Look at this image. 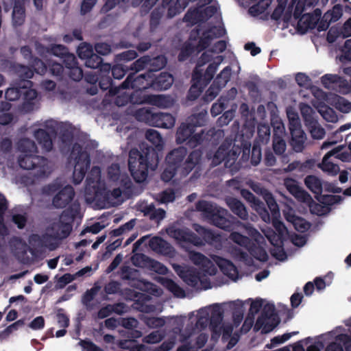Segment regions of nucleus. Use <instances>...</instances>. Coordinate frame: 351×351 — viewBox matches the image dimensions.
Masks as SVG:
<instances>
[{"instance_id": "obj_1", "label": "nucleus", "mask_w": 351, "mask_h": 351, "mask_svg": "<svg viewBox=\"0 0 351 351\" xmlns=\"http://www.w3.org/2000/svg\"><path fill=\"white\" fill-rule=\"evenodd\" d=\"M145 138L152 146H146L142 152L137 149H130L128 157V169L134 180L142 183L146 180L149 171H154L159 163L158 151L163 148V140L160 134L154 130L148 129L145 132Z\"/></svg>"}, {"instance_id": "obj_2", "label": "nucleus", "mask_w": 351, "mask_h": 351, "mask_svg": "<svg viewBox=\"0 0 351 351\" xmlns=\"http://www.w3.org/2000/svg\"><path fill=\"white\" fill-rule=\"evenodd\" d=\"M80 212V204L77 202L71 203L67 208L62 212L59 219L50 224L47 229V232L43 234L41 237L35 234L33 238L40 239L45 246L51 250H55L58 247V243L53 242V241H60L70 235L73 230L74 220Z\"/></svg>"}, {"instance_id": "obj_3", "label": "nucleus", "mask_w": 351, "mask_h": 351, "mask_svg": "<svg viewBox=\"0 0 351 351\" xmlns=\"http://www.w3.org/2000/svg\"><path fill=\"white\" fill-rule=\"evenodd\" d=\"M207 115V112L202 110L191 115L186 122L182 123L176 131V143L185 144L189 148L193 149L200 145L204 140H208L204 130L195 132L196 128L202 127L206 124Z\"/></svg>"}, {"instance_id": "obj_4", "label": "nucleus", "mask_w": 351, "mask_h": 351, "mask_svg": "<svg viewBox=\"0 0 351 351\" xmlns=\"http://www.w3.org/2000/svg\"><path fill=\"white\" fill-rule=\"evenodd\" d=\"M193 228L199 236L187 228L182 229L174 227L169 228L167 230V233L178 242L193 244L195 246H202L205 243L214 244L220 241V235L210 229L199 224H194Z\"/></svg>"}, {"instance_id": "obj_5", "label": "nucleus", "mask_w": 351, "mask_h": 351, "mask_svg": "<svg viewBox=\"0 0 351 351\" xmlns=\"http://www.w3.org/2000/svg\"><path fill=\"white\" fill-rule=\"evenodd\" d=\"M195 207L197 210L203 212L210 223L215 226L226 231L232 230L233 223L229 218L233 219V217L227 210L218 208L205 200L198 201Z\"/></svg>"}, {"instance_id": "obj_6", "label": "nucleus", "mask_w": 351, "mask_h": 351, "mask_svg": "<svg viewBox=\"0 0 351 351\" xmlns=\"http://www.w3.org/2000/svg\"><path fill=\"white\" fill-rule=\"evenodd\" d=\"M212 60V56L205 51L202 53L198 58L196 66L193 71V80L195 82L191 90H193L197 85L207 86L213 80L219 64L222 62L223 58L219 56L216 58L215 60L209 64L206 70L203 73V69H201L205 64L209 62Z\"/></svg>"}, {"instance_id": "obj_7", "label": "nucleus", "mask_w": 351, "mask_h": 351, "mask_svg": "<svg viewBox=\"0 0 351 351\" xmlns=\"http://www.w3.org/2000/svg\"><path fill=\"white\" fill-rule=\"evenodd\" d=\"M48 160L36 154H21L19 158V165L27 170L34 169L36 171L34 176L37 178L48 177L51 173Z\"/></svg>"}, {"instance_id": "obj_8", "label": "nucleus", "mask_w": 351, "mask_h": 351, "mask_svg": "<svg viewBox=\"0 0 351 351\" xmlns=\"http://www.w3.org/2000/svg\"><path fill=\"white\" fill-rule=\"evenodd\" d=\"M71 156H75V165L73 173V182L79 184L84 180L87 170L90 165V154L83 150L82 145L75 143L71 151Z\"/></svg>"}, {"instance_id": "obj_9", "label": "nucleus", "mask_w": 351, "mask_h": 351, "mask_svg": "<svg viewBox=\"0 0 351 351\" xmlns=\"http://www.w3.org/2000/svg\"><path fill=\"white\" fill-rule=\"evenodd\" d=\"M136 117L138 120L157 128H171L175 124V119L171 114L163 112H153L149 109L141 108L138 110Z\"/></svg>"}, {"instance_id": "obj_10", "label": "nucleus", "mask_w": 351, "mask_h": 351, "mask_svg": "<svg viewBox=\"0 0 351 351\" xmlns=\"http://www.w3.org/2000/svg\"><path fill=\"white\" fill-rule=\"evenodd\" d=\"M59 189L60 186L54 183L45 186L43 191L49 195L58 191L53 197L52 205L56 208H64L72 202L75 193L71 185H66L60 190Z\"/></svg>"}, {"instance_id": "obj_11", "label": "nucleus", "mask_w": 351, "mask_h": 351, "mask_svg": "<svg viewBox=\"0 0 351 351\" xmlns=\"http://www.w3.org/2000/svg\"><path fill=\"white\" fill-rule=\"evenodd\" d=\"M287 114L291 136L290 144L295 152H300L304 149L305 136V133L302 129L300 119L298 114L292 110H288Z\"/></svg>"}, {"instance_id": "obj_12", "label": "nucleus", "mask_w": 351, "mask_h": 351, "mask_svg": "<svg viewBox=\"0 0 351 351\" xmlns=\"http://www.w3.org/2000/svg\"><path fill=\"white\" fill-rule=\"evenodd\" d=\"M263 197L271 213L270 217L271 219H272L274 227L278 232L277 234L285 237L289 232L285 224L278 219L280 217V210L276 199L269 192L265 193Z\"/></svg>"}, {"instance_id": "obj_13", "label": "nucleus", "mask_w": 351, "mask_h": 351, "mask_svg": "<svg viewBox=\"0 0 351 351\" xmlns=\"http://www.w3.org/2000/svg\"><path fill=\"white\" fill-rule=\"evenodd\" d=\"M152 75L148 72L143 74L130 73L122 82L120 88L122 89L132 88L136 90H143L151 87Z\"/></svg>"}, {"instance_id": "obj_14", "label": "nucleus", "mask_w": 351, "mask_h": 351, "mask_svg": "<svg viewBox=\"0 0 351 351\" xmlns=\"http://www.w3.org/2000/svg\"><path fill=\"white\" fill-rule=\"evenodd\" d=\"M241 195L250 204L251 207L259 215L263 221L266 223H269L271 221L270 214L263 202L256 197L248 189H241Z\"/></svg>"}, {"instance_id": "obj_15", "label": "nucleus", "mask_w": 351, "mask_h": 351, "mask_svg": "<svg viewBox=\"0 0 351 351\" xmlns=\"http://www.w3.org/2000/svg\"><path fill=\"white\" fill-rule=\"evenodd\" d=\"M295 3L293 12V18L297 21L296 29L300 34L307 33V14L303 13L305 10V5L307 0H293Z\"/></svg>"}, {"instance_id": "obj_16", "label": "nucleus", "mask_w": 351, "mask_h": 351, "mask_svg": "<svg viewBox=\"0 0 351 351\" xmlns=\"http://www.w3.org/2000/svg\"><path fill=\"white\" fill-rule=\"evenodd\" d=\"M225 33L226 29L224 27L216 26L204 31L196 47L197 51H201L206 49L209 47L214 38L222 37Z\"/></svg>"}, {"instance_id": "obj_17", "label": "nucleus", "mask_w": 351, "mask_h": 351, "mask_svg": "<svg viewBox=\"0 0 351 351\" xmlns=\"http://www.w3.org/2000/svg\"><path fill=\"white\" fill-rule=\"evenodd\" d=\"M33 82L30 80H24L21 88L22 109L26 112L33 110L34 100L37 97V92L32 88Z\"/></svg>"}, {"instance_id": "obj_18", "label": "nucleus", "mask_w": 351, "mask_h": 351, "mask_svg": "<svg viewBox=\"0 0 351 351\" xmlns=\"http://www.w3.org/2000/svg\"><path fill=\"white\" fill-rule=\"evenodd\" d=\"M223 319V310L219 304L212 306L209 318V328L213 332L218 336L221 332V323Z\"/></svg>"}, {"instance_id": "obj_19", "label": "nucleus", "mask_w": 351, "mask_h": 351, "mask_svg": "<svg viewBox=\"0 0 351 351\" xmlns=\"http://www.w3.org/2000/svg\"><path fill=\"white\" fill-rule=\"evenodd\" d=\"M187 155V149L183 146H180L171 151L166 156V162L168 165L176 167L180 171L182 175V166L184 162V160Z\"/></svg>"}, {"instance_id": "obj_20", "label": "nucleus", "mask_w": 351, "mask_h": 351, "mask_svg": "<svg viewBox=\"0 0 351 351\" xmlns=\"http://www.w3.org/2000/svg\"><path fill=\"white\" fill-rule=\"evenodd\" d=\"M151 78V87L154 90L161 91L167 90L171 87L173 82V77L172 75L167 72H162L159 75H152Z\"/></svg>"}, {"instance_id": "obj_21", "label": "nucleus", "mask_w": 351, "mask_h": 351, "mask_svg": "<svg viewBox=\"0 0 351 351\" xmlns=\"http://www.w3.org/2000/svg\"><path fill=\"white\" fill-rule=\"evenodd\" d=\"M324 351H351V332L350 335L340 334L336 336L335 341L330 342Z\"/></svg>"}, {"instance_id": "obj_22", "label": "nucleus", "mask_w": 351, "mask_h": 351, "mask_svg": "<svg viewBox=\"0 0 351 351\" xmlns=\"http://www.w3.org/2000/svg\"><path fill=\"white\" fill-rule=\"evenodd\" d=\"M171 0H162V3L160 6L156 8L150 14V29L154 31L160 24V20L167 17L168 4L171 3Z\"/></svg>"}, {"instance_id": "obj_23", "label": "nucleus", "mask_w": 351, "mask_h": 351, "mask_svg": "<svg viewBox=\"0 0 351 351\" xmlns=\"http://www.w3.org/2000/svg\"><path fill=\"white\" fill-rule=\"evenodd\" d=\"M308 89H311L315 99L311 101L313 106L316 108L317 104L322 103L324 105L330 104L333 105L334 99H337V94L332 93H326L319 88L315 86H309Z\"/></svg>"}, {"instance_id": "obj_24", "label": "nucleus", "mask_w": 351, "mask_h": 351, "mask_svg": "<svg viewBox=\"0 0 351 351\" xmlns=\"http://www.w3.org/2000/svg\"><path fill=\"white\" fill-rule=\"evenodd\" d=\"M56 136V132L51 130L50 132L44 129H38L34 132V137L45 152H50L53 148L52 137Z\"/></svg>"}, {"instance_id": "obj_25", "label": "nucleus", "mask_w": 351, "mask_h": 351, "mask_svg": "<svg viewBox=\"0 0 351 351\" xmlns=\"http://www.w3.org/2000/svg\"><path fill=\"white\" fill-rule=\"evenodd\" d=\"M202 152L197 149L192 151L182 166V175H188L197 165L202 159Z\"/></svg>"}, {"instance_id": "obj_26", "label": "nucleus", "mask_w": 351, "mask_h": 351, "mask_svg": "<svg viewBox=\"0 0 351 351\" xmlns=\"http://www.w3.org/2000/svg\"><path fill=\"white\" fill-rule=\"evenodd\" d=\"M121 278L123 280L129 281V285L135 288H138V285L141 282L139 270L130 266H123L121 268Z\"/></svg>"}, {"instance_id": "obj_27", "label": "nucleus", "mask_w": 351, "mask_h": 351, "mask_svg": "<svg viewBox=\"0 0 351 351\" xmlns=\"http://www.w3.org/2000/svg\"><path fill=\"white\" fill-rule=\"evenodd\" d=\"M230 153L229 146L221 144L213 154L210 152L208 153L207 158L211 159V166L216 167L223 161L228 162L229 159L228 158Z\"/></svg>"}, {"instance_id": "obj_28", "label": "nucleus", "mask_w": 351, "mask_h": 351, "mask_svg": "<svg viewBox=\"0 0 351 351\" xmlns=\"http://www.w3.org/2000/svg\"><path fill=\"white\" fill-rule=\"evenodd\" d=\"M226 201L228 206L234 215L243 220L248 218L247 209L239 199L230 197L226 198Z\"/></svg>"}, {"instance_id": "obj_29", "label": "nucleus", "mask_w": 351, "mask_h": 351, "mask_svg": "<svg viewBox=\"0 0 351 351\" xmlns=\"http://www.w3.org/2000/svg\"><path fill=\"white\" fill-rule=\"evenodd\" d=\"M284 216L285 219L291 223L298 232H304L307 230V221L302 217L296 216L292 209L284 212Z\"/></svg>"}, {"instance_id": "obj_30", "label": "nucleus", "mask_w": 351, "mask_h": 351, "mask_svg": "<svg viewBox=\"0 0 351 351\" xmlns=\"http://www.w3.org/2000/svg\"><path fill=\"white\" fill-rule=\"evenodd\" d=\"M98 84L101 89L106 90L112 86V79L110 75V64H104L99 69Z\"/></svg>"}, {"instance_id": "obj_31", "label": "nucleus", "mask_w": 351, "mask_h": 351, "mask_svg": "<svg viewBox=\"0 0 351 351\" xmlns=\"http://www.w3.org/2000/svg\"><path fill=\"white\" fill-rule=\"evenodd\" d=\"M138 259L145 262L147 267L158 274L165 275L168 272V269L165 265L154 259L150 258L143 254L138 255L136 260Z\"/></svg>"}, {"instance_id": "obj_32", "label": "nucleus", "mask_w": 351, "mask_h": 351, "mask_svg": "<svg viewBox=\"0 0 351 351\" xmlns=\"http://www.w3.org/2000/svg\"><path fill=\"white\" fill-rule=\"evenodd\" d=\"M145 101L153 106L167 108L173 105V100L170 96L166 95H147Z\"/></svg>"}, {"instance_id": "obj_33", "label": "nucleus", "mask_w": 351, "mask_h": 351, "mask_svg": "<svg viewBox=\"0 0 351 351\" xmlns=\"http://www.w3.org/2000/svg\"><path fill=\"white\" fill-rule=\"evenodd\" d=\"M217 265L222 273L232 280H236L238 276V270L235 265L226 258H220Z\"/></svg>"}, {"instance_id": "obj_34", "label": "nucleus", "mask_w": 351, "mask_h": 351, "mask_svg": "<svg viewBox=\"0 0 351 351\" xmlns=\"http://www.w3.org/2000/svg\"><path fill=\"white\" fill-rule=\"evenodd\" d=\"M148 71L150 75L155 74V72L158 71L163 69L167 63V59L165 55H158L156 57H151L149 56Z\"/></svg>"}, {"instance_id": "obj_35", "label": "nucleus", "mask_w": 351, "mask_h": 351, "mask_svg": "<svg viewBox=\"0 0 351 351\" xmlns=\"http://www.w3.org/2000/svg\"><path fill=\"white\" fill-rule=\"evenodd\" d=\"M332 276L333 274L332 273H328L324 278L322 277H316L313 282H308V297L313 293L315 288H316L317 291H322L326 288V285H329L331 283Z\"/></svg>"}, {"instance_id": "obj_36", "label": "nucleus", "mask_w": 351, "mask_h": 351, "mask_svg": "<svg viewBox=\"0 0 351 351\" xmlns=\"http://www.w3.org/2000/svg\"><path fill=\"white\" fill-rule=\"evenodd\" d=\"M149 245L154 251L162 254H169L171 250V245L169 243L159 237L151 239Z\"/></svg>"}, {"instance_id": "obj_37", "label": "nucleus", "mask_w": 351, "mask_h": 351, "mask_svg": "<svg viewBox=\"0 0 351 351\" xmlns=\"http://www.w3.org/2000/svg\"><path fill=\"white\" fill-rule=\"evenodd\" d=\"M189 1L190 0H176V2H173L171 0V3L167 5V17L173 18L180 14L188 5Z\"/></svg>"}, {"instance_id": "obj_38", "label": "nucleus", "mask_w": 351, "mask_h": 351, "mask_svg": "<svg viewBox=\"0 0 351 351\" xmlns=\"http://www.w3.org/2000/svg\"><path fill=\"white\" fill-rule=\"evenodd\" d=\"M279 319L278 317H274L272 319L263 318L262 322L263 324L257 326V321L255 323L254 330L257 332L261 330L263 334H267L276 328L279 324Z\"/></svg>"}, {"instance_id": "obj_39", "label": "nucleus", "mask_w": 351, "mask_h": 351, "mask_svg": "<svg viewBox=\"0 0 351 351\" xmlns=\"http://www.w3.org/2000/svg\"><path fill=\"white\" fill-rule=\"evenodd\" d=\"M328 105L327 104L324 105L322 103H319L317 104L315 109L326 121L332 123L336 122L337 120L336 112Z\"/></svg>"}, {"instance_id": "obj_40", "label": "nucleus", "mask_w": 351, "mask_h": 351, "mask_svg": "<svg viewBox=\"0 0 351 351\" xmlns=\"http://www.w3.org/2000/svg\"><path fill=\"white\" fill-rule=\"evenodd\" d=\"M17 148L23 154L38 153L34 141L27 138L20 139L17 143Z\"/></svg>"}, {"instance_id": "obj_41", "label": "nucleus", "mask_w": 351, "mask_h": 351, "mask_svg": "<svg viewBox=\"0 0 351 351\" xmlns=\"http://www.w3.org/2000/svg\"><path fill=\"white\" fill-rule=\"evenodd\" d=\"M330 154L329 153L326 154L323 159L322 162L319 165V167L324 172H326L330 176H336L339 171V167L337 165L331 162L329 160V158Z\"/></svg>"}, {"instance_id": "obj_42", "label": "nucleus", "mask_w": 351, "mask_h": 351, "mask_svg": "<svg viewBox=\"0 0 351 351\" xmlns=\"http://www.w3.org/2000/svg\"><path fill=\"white\" fill-rule=\"evenodd\" d=\"M247 250L250 254L256 259L265 262L268 259V254L266 250L261 246L257 245L253 241H252Z\"/></svg>"}, {"instance_id": "obj_43", "label": "nucleus", "mask_w": 351, "mask_h": 351, "mask_svg": "<svg viewBox=\"0 0 351 351\" xmlns=\"http://www.w3.org/2000/svg\"><path fill=\"white\" fill-rule=\"evenodd\" d=\"M308 132L314 139H322L324 137L325 130L319 125L317 121L310 119L308 116Z\"/></svg>"}, {"instance_id": "obj_44", "label": "nucleus", "mask_w": 351, "mask_h": 351, "mask_svg": "<svg viewBox=\"0 0 351 351\" xmlns=\"http://www.w3.org/2000/svg\"><path fill=\"white\" fill-rule=\"evenodd\" d=\"M122 307L123 304L121 303L114 305L108 304L99 310L97 313V317L99 319H104L108 317L113 312L121 315L123 313V311L121 309Z\"/></svg>"}, {"instance_id": "obj_45", "label": "nucleus", "mask_w": 351, "mask_h": 351, "mask_svg": "<svg viewBox=\"0 0 351 351\" xmlns=\"http://www.w3.org/2000/svg\"><path fill=\"white\" fill-rule=\"evenodd\" d=\"M183 279L184 282L190 287L195 288L197 287L198 283L201 282L202 284L206 282L210 284V282L207 280H201L199 274L196 271H188L184 275Z\"/></svg>"}, {"instance_id": "obj_46", "label": "nucleus", "mask_w": 351, "mask_h": 351, "mask_svg": "<svg viewBox=\"0 0 351 351\" xmlns=\"http://www.w3.org/2000/svg\"><path fill=\"white\" fill-rule=\"evenodd\" d=\"M341 77L338 75L326 74L321 78V82L324 88L328 90H337V84L340 82Z\"/></svg>"}, {"instance_id": "obj_47", "label": "nucleus", "mask_w": 351, "mask_h": 351, "mask_svg": "<svg viewBox=\"0 0 351 351\" xmlns=\"http://www.w3.org/2000/svg\"><path fill=\"white\" fill-rule=\"evenodd\" d=\"M232 69L230 66H226L221 72L217 75L213 82L217 84L219 88H223L227 83L230 81L231 77Z\"/></svg>"}, {"instance_id": "obj_48", "label": "nucleus", "mask_w": 351, "mask_h": 351, "mask_svg": "<svg viewBox=\"0 0 351 351\" xmlns=\"http://www.w3.org/2000/svg\"><path fill=\"white\" fill-rule=\"evenodd\" d=\"M232 309V321L233 325L237 328L241 323L243 319V304H236L234 302H231Z\"/></svg>"}, {"instance_id": "obj_49", "label": "nucleus", "mask_w": 351, "mask_h": 351, "mask_svg": "<svg viewBox=\"0 0 351 351\" xmlns=\"http://www.w3.org/2000/svg\"><path fill=\"white\" fill-rule=\"evenodd\" d=\"M15 70L21 79L19 84H23L24 80H29L34 76V71L29 66L19 64L16 66Z\"/></svg>"}, {"instance_id": "obj_50", "label": "nucleus", "mask_w": 351, "mask_h": 351, "mask_svg": "<svg viewBox=\"0 0 351 351\" xmlns=\"http://www.w3.org/2000/svg\"><path fill=\"white\" fill-rule=\"evenodd\" d=\"M276 308L274 304L267 303L263 308L261 315L257 318V326L263 324V318L272 319L274 317H277L275 313Z\"/></svg>"}, {"instance_id": "obj_51", "label": "nucleus", "mask_w": 351, "mask_h": 351, "mask_svg": "<svg viewBox=\"0 0 351 351\" xmlns=\"http://www.w3.org/2000/svg\"><path fill=\"white\" fill-rule=\"evenodd\" d=\"M287 188L295 198L302 202H307V192L302 190L299 186L295 184H287Z\"/></svg>"}, {"instance_id": "obj_52", "label": "nucleus", "mask_w": 351, "mask_h": 351, "mask_svg": "<svg viewBox=\"0 0 351 351\" xmlns=\"http://www.w3.org/2000/svg\"><path fill=\"white\" fill-rule=\"evenodd\" d=\"M308 190L315 194V198L320 196L322 193V184L321 180L315 176H308Z\"/></svg>"}, {"instance_id": "obj_53", "label": "nucleus", "mask_w": 351, "mask_h": 351, "mask_svg": "<svg viewBox=\"0 0 351 351\" xmlns=\"http://www.w3.org/2000/svg\"><path fill=\"white\" fill-rule=\"evenodd\" d=\"M46 52L60 58H63V57L69 52V49L62 45L52 44L46 48Z\"/></svg>"}, {"instance_id": "obj_54", "label": "nucleus", "mask_w": 351, "mask_h": 351, "mask_svg": "<svg viewBox=\"0 0 351 351\" xmlns=\"http://www.w3.org/2000/svg\"><path fill=\"white\" fill-rule=\"evenodd\" d=\"M229 238L234 243L239 245L240 246L244 247L246 249L252 242V240L249 237L237 232H231Z\"/></svg>"}, {"instance_id": "obj_55", "label": "nucleus", "mask_w": 351, "mask_h": 351, "mask_svg": "<svg viewBox=\"0 0 351 351\" xmlns=\"http://www.w3.org/2000/svg\"><path fill=\"white\" fill-rule=\"evenodd\" d=\"M195 51V47L190 43H185L180 49L178 56L180 62L186 60Z\"/></svg>"}, {"instance_id": "obj_56", "label": "nucleus", "mask_w": 351, "mask_h": 351, "mask_svg": "<svg viewBox=\"0 0 351 351\" xmlns=\"http://www.w3.org/2000/svg\"><path fill=\"white\" fill-rule=\"evenodd\" d=\"M25 18V9L23 7L15 6L12 12L13 25L20 26L23 24Z\"/></svg>"}, {"instance_id": "obj_57", "label": "nucleus", "mask_w": 351, "mask_h": 351, "mask_svg": "<svg viewBox=\"0 0 351 351\" xmlns=\"http://www.w3.org/2000/svg\"><path fill=\"white\" fill-rule=\"evenodd\" d=\"M23 84H17L14 87L9 88L6 90L5 97L8 101H16L21 99V92Z\"/></svg>"}, {"instance_id": "obj_58", "label": "nucleus", "mask_w": 351, "mask_h": 351, "mask_svg": "<svg viewBox=\"0 0 351 351\" xmlns=\"http://www.w3.org/2000/svg\"><path fill=\"white\" fill-rule=\"evenodd\" d=\"M343 15V6L337 4L333 6L332 10H328L324 14L325 19H330L332 23L337 21Z\"/></svg>"}, {"instance_id": "obj_59", "label": "nucleus", "mask_w": 351, "mask_h": 351, "mask_svg": "<svg viewBox=\"0 0 351 351\" xmlns=\"http://www.w3.org/2000/svg\"><path fill=\"white\" fill-rule=\"evenodd\" d=\"M167 289L171 291L175 296L183 298L185 296L184 291L175 281L171 279H167L165 281Z\"/></svg>"}, {"instance_id": "obj_60", "label": "nucleus", "mask_w": 351, "mask_h": 351, "mask_svg": "<svg viewBox=\"0 0 351 351\" xmlns=\"http://www.w3.org/2000/svg\"><path fill=\"white\" fill-rule=\"evenodd\" d=\"M191 261L196 265L206 266L207 264H211L210 260L203 254L197 252H191L189 254Z\"/></svg>"}, {"instance_id": "obj_61", "label": "nucleus", "mask_w": 351, "mask_h": 351, "mask_svg": "<svg viewBox=\"0 0 351 351\" xmlns=\"http://www.w3.org/2000/svg\"><path fill=\"white\" fill-rule=\"evenodd\" d=\"M128 70V67L123 64H117L113 66H110V75L114 79L120 80L125 76Z\"/></svg>"}, {"instance_id": "obj_62", "label": "nucleus", "mask_w": 351, "mask_h": 351, "mask_svg": "<svg viewBox=\"0 0 351 351\" xmlns=\"http://www.w3.org/2000/svg\"><path fill=\"white\" fill-rule=\"evenodd\" d=\"M337 98L334 99L333 105L341 112L348 113L351 111V103L342 97L337 95Z\"/></svg>"}, {"instance_id": "obj_63", "label": "nucleus", "mask_w": 351, "mask_h": 351, "mask_svg": "<svg viewBox=\"0 0 351 351\" xmlns=\"http://www.w3.org/2000/svg\"><path fill=\"white\" fill-rule=\"evenodd\" d=\"M316 199L323 205L332 206L339 202L341 197L339 195L322 194L320 196L316 197Z\"/></svg>"}, {"instance_id": "obj_64", "label": "nucleus", "mask_w": 351, "mask_h": 351, "mask_svg": "<svg viewBox=\"0 0 351 351\" xmlns=\"http://www.w3.org/2000/svg\"><path fill=\"white\" fill-rule=\"evenodd\" d=\"M86 66L91 69H100L101 66L104 63L103 59L97 53H93L89 58L84 60Z\"/></svg>"}]
</instances>
